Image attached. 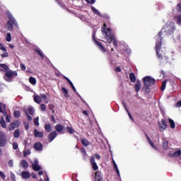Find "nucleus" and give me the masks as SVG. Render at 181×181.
<instances>
[{
  "instance_id": "33",
  "label": "nucleus",
  "mask_w": 181,
  "mask_h": 181,
  "mask_svg": "<svg viewBox=\"0 0 181 181\" xmlns=\"http://www.w3.org/2000/svg\"><path fill=\"white\" fill-rule=\"evenodd\" d=\"M91 9L93 13H95V15H98V16H101V13H100V11H98L97 8H95V7H91Z\"/></svg>"
},
{
  "instance_id": "52",
  "label": "nucleus",
  "mask_w": 181,
  "mask_h": 181,
  "mask_svg": "<svg viewBox=\"0 0 181 181\" xmlns=\"http://www.w3.org/2000/svg\"><path fill=\"white\" fill-rule=\"evenodd\" d=\"M176 9H177V12H180V13L181 12V4H178L177 5Z\"/></svg>"
},
{
  "instance_id": "56",
  "label": "nucleus",
  "mask_w": 181,
  "mask_h": 181,
  "mask_svg": "<svg viewBox=\"0 0 181 181\" xmlns=\"http://www.w3.org/2000/svg\"><path fill=\"white\" fill-rule=\"evenodd\" d=\"M175 107L177 108H180L181 107V100L178 101L176 104H175Z\"/></svg>"
},
{
  "instance_id": "43",
  "label": "nucleus",
  "mask_w": 181,
  "mask_h": 181,
  "mask_svg": "<svg viewBox=\"0 0 181 181\" xmlns=\"http://www.w3.org/2000/svg\"><path fill=\"white\" fill-rule=\"evenodd\" d=\"M166 83L167 81H164L163 82L162 86H161V90L163 91L166 88Z\"/></svg>"
},
{
  "instance_id": "8",
  "label": "nucleus",
  "mask_w": 181,
  "mask_h": 181,
  "mask_svg": "<svg viewBox=\"0 0 181 181\" xmlns=\"http://www.w3.org/2000/svg\"><path fill=\"white\" fill-rule=\"evenodd\" d=\"M158 129L161 132L166 129V122H165V119H162L160 122H158Z\"/></svg>"
},
{
  "instance_id": "18",
  "label": "nucleus",
  "mask_w": 181,
  "mask_h": 181,
  "mask_svg": "<svg viewBox=\"0 0 181 181\" xmlns=\"http://www.w3.org/2000/svg\"><path fill=\"white\" fill-rule=\"evenodd\" d=\"M33 98H34L35 103H36L37 104H41L42 97L40 95H37V94H34Z\"/></svg>"
},
{
  "instance_id": "16",
  "label": "nucleus",
  "mask_w": 181,
  "mask_h": 181,
  "mask_svg": "<svg viewBox=\"0 0 181 181\" xmlns=\"http://www.w3.org/2000/svg\"><path fill=\"white\" fill-rule=\"evenodd\" d=\"M56 136H57V132L54 131L51 132L48 136L49 142H52L54 139V138H56Z\"/></svg>"
},
{
  "instance_id": "3",
  "label": "nucleus",
  "mask_w": 181,
  "mask_h": 181,
  "mask_svg": "<svg viewBox=\"0 0 181 181\" xmlns=\"http://www.w3.org/2000/svg\"><path fill=\"white\" fill-rule=\"evenodd\" d=\"M9 21L7 22L6 27L8 28V30H13V25L16 26V28H18V22L12 15V13L11 11H7L6 12Z\"/></svg>"
},
{
  "instance_id": "12",
  "label": "nucleus",
  "mask_w": 181,
  "mask_h": 181,
  "mask_svg": "<svg viewBox=\"0 0 181 181\" xmlns=\"http://www.w3.org/2000/svg\"><path fill=\"white\" fill-rule=\"evenodd\" d=\"M180 155H181V150L179 149L174 151L173 153H170L169 156H170V158H179Z\"/></svg>"
},
{
  "instance_id": "30",
  "label": "nucleus",
  "mask_w": 181,
  "mask_h": 181,
  "mask_svg": "<svg viewBox=\"0 0 181 181\" xmlns=\"http://www.w3.org/2000/svg\"><path fill=\"white\" fill-rule=\"evenodd\" d=\"M29 155H30V150L28 148H24L23 156L26 157V156H29Z\"/></svg>"
},
{
  "instance_id": "32",
  "label": "nucleus",
  "mask_w": 181,
  "mask_h": 181,
  "mask_svg": "<svg viewBox=\"0 0 181 181\" xmlns=\"http://www.w3.org/2000/svg\"><path fill=\"white\" fill-rule=\"evenodd\" d=\"M28 111L30 115H33L35 114V109L33 107H29Z\"/></svg>"
},
{
  "instance_id": "47",
  "label": "nucleus",
  "mask_w": 181,
  "mask_h": 181,
  "mask_svg": "<svg viewBox=\"0 0 181 181\" xmlns=\"http://www.w3.org/2000/svg\"><path fill=\"white\" fill-rule=\"evenodd\" d=\"M177 23H178V25H181V15L177 17Z\"/></svg>"
},
{
  "instance_id": "62",
  "label": "nucleus",
  "mask_w": 181,
  "mask_h": 181,
  "mask_svg": "<svg viewBox=\"0 0 181 181\" xmlns=\"http://www.w3.org/2000/svg\"><path fill=\"white\" fill-rule=\"evenodd\" d=\"M123 106H124V108L125 109V110L127 111V112H128V108L127 107V104L125 103V102H123Z\"/></svg>"
},
{
  "instance_id": "10",
  "label": "nucleus",
  "mask_w": 181,
  "mask_h": 181,
  "mask_svg": "<svg viewBox=\"0 0 181 181\" xmlns=\"http://www.w3.org/2000/svg\"><path fill=\"white\" fill-rule=\"evenodd\" d=\"M21 125V123L18 121H14L10 124L9 131H13L15 128H18Z\"/></svg>"
},
{
  "instance_id": "26",
  "label": "nucleus",
  "mask_w": 181,
  "mask_h": 181,
  "mask_svg": "<svg viewBox=\"0 0 181 181\" xmlns=\"http://www.w3.org/2000/svg\"><path fill=\"white\" fill-rule=\"evenodd\" d=\"M129 78L132 83H135V81H136V77H135V74L134 73L129 74Z\"/></svg>"
},
{
  "instance_id": "44",
  "label": "nucleus",
  "mask_w": 181,
  "mask_h": 181,
  "mask_svg": "<svg viewBox=\"0 0 181 181\" xmlns=\"http://www.w3.org/2000/svg\"><path fill=\"white\" fill-rule=\"evenodd\" d=\"M34 124H35V125H36V127H39V117H37L34 119Z\"/></svg>"
},
{
  "instance_id": "64",
  "label": "nucleus",
  "mask_w": 181,
  "mask_h": 181,
  "mask_svg": "<svg viewBox=\"0 0 181 181\" xmlns=\"http://www.w3.org/2000/svg\"><path fill=\"white\" fill-rule=\"evenodd\" d=\"M41 98H42V100H46L47 98V96H46L45 94H42L41 95Z\"/></svg>"
},
{
  "instance_id": "58",
  "label": "nucleus",
  "mask_w": 181,
  "mask_h": 181,
  "mask_svg": "<svg viewBox=\"0 0 181 181\" xmlns=\"http://www.w3.org/2000/svg\"><path fill=\"white\" fill-rule=\"evenodd\" d=\"M9 54L6 52H4V54H1V57H8Z\"/></svg>"
},
{
  "instance_id": "49",
  "label": "nucleus",
  "mask_w": 181,
  "mask_h": 181,
  "mask_svg": "<svg viewBox=\"0 0 181 181\" xmlns=\"http://www.w3.org/2000/svg\"><path fill=\"white\" fill-rule=\"evenodd\" d=\"M9 168H13V160H10L8 162Z\"/></svg>"
},
{
  "instance_id": "54",
  "label": "nucleus",
  "mask_w": 181,
  "mask_h": 181,
  "mask_svg": "<svg viewBox=\"0 0 181 181\" xmlns=\"http://www.w3.org/2000/svg\"><path fill=\"white\" fill-rule=\"evenodd\" d=\"M0 50H2L3 52H6V48L2 45V44L0 43Z\"/></svg>"
},
{
  "instance_id": "9",
  "label": "nucleus",
  "mask_w": 181,
  "mask_h": 181,
  "mask_svg": "<svg viewBox=\"0 0 181 181\" xmlns=\"http://www.w3.org/2000/svg\"><path fill=\"white\" fill-rule=\"evenodd\" d=\"M90 162L93 170H98V165H97V163H95V158H94V156L90 158Z\"/></svg>"
},
{
  "instance_id": "41",
  "label": "nucleus",
  "mask_w": 181,
  "mask_h": 181,
  "mask_svg": "<svg viewBox=\"0 0 181 181\" xmlns=\"http://www.w3.org/2000/svg\"><path fill=\"white\" fill-rule=\"evenodd\" d=\"M14 117L16 118H19V117H21V112L18 111V110H16L14 112Z\"/></svg>"
},
{
  "instance_id": "42",
  "label": "nucleus",
  "mask_w": 181,
  "mask_h": 181,
  "mask_svg": "<svg viewBox=\"0 0 181 181\" xmlns=\"http://www.w3.org/2000/svg\"><path fill=\"white\" fill-rule=\"evenodd\" d=\"M64 78H65V80H66V81H68L69 84H70L71 87L74 86L73 82H71V81H70L69 78L66 77L65 76H64Z\"/></svg>"
},
{
  "instance_id": "31",
  "label": "nucleus",
  "mask_w": 181,
  "mask_h": 181,
  "mask_svg": "<svg viewBox=\"0 0 181 181\" xmlns=\"http://www.w3.org/2000/svg\"><path fill=\"white\" fill-rule=\"evenodd\" d=\"M29 82L30 83V84H33V86H35L36 85V78L31 76L29 78Z\"/></svg>"
},
{
  "instance_id": "29",
  "label": "nucleus",
  "mask_w": 181,
  "mask_h": 181,
  "mask_svg": "<svg viewBox=\"0 0 181 181\" xmlns=\"http://www.w3.org/2000/svg\"><path fill=\"white\" fill-rule=\"evenodd\" d=\"M168 122L170 123V128H172L173 129H175V127H176V125L175 124V121H173V119H168Z\"/></svg>"
},
{
  "instance_id": "37",
  "label": "nucleus",
  "mask_w": 181,
  "mask_h": 181,
  "mask_svg": "<svg viewBox=\"0 0 181 181\" xmlns=\"http://www.w3.org/2000/svg\"><path fill=\"white\" fill-rule=\"evenodd\" d=\"M0 67L2 68V70H4L5 71H6L8 70V69H9L8 67V65L5 64H0Z\"/></svg>"
},
{
  "instance_id": "1",
  "label": "nucleus",
  "mask_w": 181,
  "mask_h": 181,
  "mask_svg": "<svg viewBox=\"0 0 181 181\" xmlns=\"http://www.w3.org/2000/svg\"><path fill=\"white\" fill-rule=\"evenodd\" d=\"M175 30V23H170L167 25L164 26L161 31L156 37V50L160 64H166L168 63V57L162 56L160 54V46H162V36H166V35H172Z\"/></svg>"
},
{
  "instance_id": "20",
  "label": "nucleus",
  "mask_w": 181,
  "mask_h": 181,
  "mask_svg": "<svg viewBox=\"0 0 181 181\" xmlns=\"http://www.w3.org/2000/svg\"><path fill=\"white\" fill-rule=\"evenodd\" d=\"M22 179H29L30 177V173L29 171H23L21 173Z\"/></svg>"
},
{
  "instance_id": "51",
  "label": "nucleus",
  "mask_w": 181,
  "mask_h": 181,
  "mask_svg": "<svg viewBox=\"0 0 181 181\" xmlns=\"http://www.w3.org/2000/svg\"><path fill=\"white\" fill-rule=\"evenodd\" d=\"M115 169L116 170V172L118 175V176H119V170H118V165H117V164L114 165Z\"/></svg>"
},
{
  "instance_id": "39",
  "label": "nucleus",
  "mask_w": 181,
  "mask_h": 181,
  "mask_svg": "<svg viewBox=\"0 0 181 181\" xmlns=\"http://www.w3.org/2000/svg\"><path fill=\"white\" fill-rule=\"evenodd\" d=\"M4 117H6V122H11V116L6 115V113H4Z\"/></svg>"
},
{
  "instance_id": "28",
  "label": "nucleus",
  "mask_w": 181,
  "mask_h": 181,
  "mask_svg": "<svg viewBox=\"0 0 181 181\" xmlns=\"http://www.w3.org/2000/svg\"><path fill=\"white\" fill-rule=\"evenodd\" d=\"M0 125L2 127V128H6V123L5 122L4 117H1V119Z\"/></svg>"
},
{
  "instance_id": "5",
  "label": "nucleus",
  "mask_w": 181,
  "mask_h": 181,
  "mask_svg": "<svg viewBox=\"0 0 181 181\" xmlns=\"http://www.w3.org/2000/svg\"><path fill=\"white\" fill-rule=\"evenodd\" d=\"M143 81L146 87H151V86H153L155 84V78L151 76H145L143 78Z\"/></svg>"
},
{
  "instance_id": "13",
  "label": "nucleus",
  "mask_w": 181,
  "mask_h": 181,
  "mask_svg": "<svg viewBox=\"0 0 181 181\" xmlns=\"http://www.w3.org/2000/svg\"><path fill=\"white\" fill-rule=\"evenodd\" d=\"M55 129L57 132H59L62 134H64V126L62 125L61 124H58L55 126Z\"/></svg>"
},
{
  "instance_id": "63",
  "label": "nucleus",
  "mask_w": 181,
  "mask_h": 181,
  "mask_svg": "<svg viewBox=\"0 0 181 181\" xmlns=\"http://www.w3.org/2000/svg\"><path fill=\"white\" fill-rule=\"evenodd\" d=\"M123 106H124V108L125 109V110L127 111V112H128V108L127 107V104L125 103V102H123Z\"/></svg>"
},
{
  "instance_id": "11",
  "label": "nucleus",
  "mask_w": 181,
  "mask_h": 181,
  "mask_svg": "<svg viewBox=\"0 0 181 181\" xmlns=\"http://www.w3.org/2000/svg\"><path fill=\"white\" fill-rule=\"evenodd\" d=\"M95 181H104L103 180V174L100 171H97L95 174Z\"/></svg>"
},
{
  "instance_id": "4",
  "label": "nucleus",
  "mask_w": 181,
  "mask_h": 181,
  "mask_svg": "<svg viewBox=\"0 0 181 181\" xmlns=\"http://www.w3.org/2000/svg\"><path fill=\"white\" fill-rule=\"evenodd\" d=\"M18 76V73L16 71H7L4 76V80L8 83H11L12 81V77H16Z\"/></svg>"
},
{
  "instance_id": "59",
  "label": "nucleus",
  "mask_w": 181,
  "mask_h": 181,
  "mask_svg": "<svg viewBox=\"0 0 181 181\" xmlns=\"http://www.w3.org/2000/svg\"><path fill=\"white\" fill-rule=\"evenodd\" d=\"M95 158L98 160H100L101 159V156L100 155H98V154H95Z\"/></svg>"
},
{
  "instance_id": "45",
  "label": "nucleus",
  "mask_w": 181,
  "mask_h": 181,
  "mask_svg": "<svg viewBox=\"0 0 181 181\" xmlns=\"http://www.w3.org/2000/svg\"><path fill=\"white\" fill-rule=\"evenodd\" d=\"M20 69H21V70L25 71V70H26V66H25V64H23V63H21L20 64Z\"/></svg>"
},
{
  "instance_id": "7",
  "label": "nucleus",
  "mask_w": 181,
  "mask_h": 181,
  "mask_svg": "<svg viewBox=\"0 0 181 181\" xmlns=\"http://www.w3.org/2000/svg\"><path fill=\"white\" fill-rule=\"evenodd\" d=\"M33 169L36 172H39L42 169L40 165H39V160L37 159L34 160L33 163H32Z\"/></svg>"
},
{
  "instance_id": "14",
  "label": "nucleus",
  "mask_w": 181,
  "mask_h": 181,
  "mask_svg": "<svg viewBox=\"0 0 181 181\" xmlns=\"http://www.w3.org/2000/svg\"><path fill=\"white\" fill-rule=\"evenodd\" d=\"M162 147L165 151L169 149V141L166 139H162Z\"/></svg>"
},
{
  "instance_id": "23",
  "label": "nucleus",
  "mask_w": 181,
  "mask_h": 181,
  "mask_svg": "<svg viewBox=\"0 0 181 181\" xmlns=\"http://www.w3.org/2000/svg\"><path fill=\"white\" fill-rule=\"evenodd\" d=\"M45 129L47 132H52V131H53V127H52V124H45Z\"/></svg>"
},
{
  "instance_id": "6",
  "label": "nucleus",
  "mask_w": 181,
  "mask_h": 181,
  "mask_svg": "<svg viewBox=\"0 0 181 181\" xmlns=\"http://www.w3.org/2000/svg\"><path fill=\"white\" fill-rule=\"evenodd\" d=\"M5 145H6V134L0 133V146H5Z\"/></svg>"
},
{
  "instance_id": "2",
  "label": "nucleus",
  "mask_w": 181,
  "mask_h": 181,
  "mask_svg": "<svg viewBox=\"0 0 181 181\" xmlns=\"http://www.w3.org/2000/svg\"><path fill=\"white\" fill-rule=\"evenodd\" d=\"M102 33L108 43H111V42H112L115 47H117L118 45L117 44V40H115L114 34L111 31L110 28H107L105 24H104L103 28H102Z\"/></svg>"
},
{
  "instance_id": "22",
  "label": "nucleus",
  "mask_w": 181,
  "mask_h": 181,
  "mask_svg": "<svg viewBox=\"0 0 181 181\" xmlns=\"http://www.w3.org/2000/svg\"><path fill=\"white\" fill-rule=\"evenodd\" d=\"M21 168H23V169H28V168H29V164H28L26 160H23L21 161Z\"/></svg>"
},
{
  "instance_id": "40",
  "label": "nucleus",
  "mask_w": 181,
  "mask_h": 181,
  "mask_svg": "<svg viewBox=\"0 0 181 181\" xmlns=\"http://www.w3.org/2000/svg\"><path fill=\"white\" fill-rule=\"evenodd\" d=\"M10 176L13 181H16V176L13 172H10Z\"/></svg>"
},
{
  "instance_id": "17",
  "label": "nucleus",
  "mask_w": 181,
  "mask_h": 181,
  "mask_svg": "<svg viewBox=\"0 0 181 181\" xmlns=\"http://www.w3.org/2000/svg\"><path fill=\"white\" fill-rule=\"evenodd\" d=\"M95 43L97 45L98 49L103 52V53H105L106 50L103 44L97 40H95Z\"/></svg>"
},
{
  "instance_id": "24",
  "label": "nucleus",
  "mask_w": 181,
  "mask_h": 181,
  "mask_svg": "<svg viewBox=\"0 0 181 181\" xmlns=\"http://www.w3.org/2000/svg\"><path fill=\"white\" fill-rule=\"evenodd\" d=\"M6 111V106L5 104L0 103V112L5 114Z\"/></svg>"
},
{
  "instance_id": "46",
  "label": "nucleus",
  "mask_w": 181,
  "mask_h": 181,
  "mask_svg": "<svg viewBox=\"0 0 181 181\" xmlns=\"http://www.w3.org/2000/svg\"><path fill=\"white\" fill-rule=\"evenodd\" d=\"M131 49L127 47L125 49H124V53H126L127 54H131Z\"/></svg>"
},
{
  "instance_id": "38",
  "label": "nucleus",
  "mask_w": 181,
  "mask_h": 181,
  "mask_svg": "<svg viewBox=\"0 0 181 181\" xmlns=\"http://www.w3.org/2000/svg\"><path fill=\"white\" fill-rule=\"evenodd\" d=\"M66 130H67V132H69V134H73L74 132V129H73L71 127H67Z\"/></svg>"
},
{
  "instance_id": "36",
  "label": "nucleus",
  "mask_w": 181,
  "mask_h": 181,
  "mask_svg": "<svg viewBox=\"0 0 181 181\" xmlns=\"http://www.w3.org/2000/svg\"><path fill=\"white\" fill-rule=\"evenodd\" d=\"M6 42H11L12 40V36L11 35V33H8L6 37Z\"/></svg>"
},
{
  "instance_id": "34",
  "label": "nucleus",
  "mask_w": 181,
  "mask_h": 181,
  "mask_svg": "<svg viewBox=\"0 0 181 181\" xmlns=\"http://www.w3.org/2000/svg\"><path fill=\"white\" fill-rule=\"evenodd\" d=\"M62 93L65 94L64 97L66 98H69V90H67V89H66L65 88H62Z\"/></svg>"
},
{
  "instance_id": "50",
  "label": "nucleus",
  "mask_w": 181,
  "mask_h": 181,
  "mask_svg": "<svg viewBox=\"0 0 181 181\" xmlns=\"http://www.w3.org/2000/svg\"><path fill=\"white\" fill-rule=\"evenodd\" d=\"M36 52L38 53L39 56H40V57H42V59L45 57V56L43 55L42 52H40V50L37 49Z\"/></svg>"
},
{
  "instance_id": "61",
  "label": "nucleus",
  "mask_w": 181,
  "mask_h": 181,
  "mask_svg": "<svg viewBox=\"0 0 181 181\" xmlns=\"http://www.w3.org/2000/svg\"><path fill=\"white\" fill-rule=\"evenodd\" d=\"M25 115H27L28 121H30L32 119V117H30L28 114V112L25 111Z\"/></svg>"
},
{
  "instance_id": "53",
  "label": "nucleus",
  "mask_w": 181,
  "mask_h": 181,
  "mask_svg": "<svg viewBox=\"0 0 181 181\" xmlns=\"http://www.w3.org/2000/svg\"><path fill=\"white\" fill-rule=\"evenodd\" d=\"M81 153H83V156H86V155H87V153L86 152V148H82L81 149Z\"/></svg>"
},
{
  "instance_id": "27",
  "label": "nucleus",
  "mask_w": 181,
  "mask_h": 181,
  "mask_svg": "<svg viewBox=\"0 0 181 181\" xmlns=\"http://www.w3.org/2000/svg\"><path fill=\"white\" fill-rule=\"evenodd\" d=\"M81 144L83 145V146H88V145H90V141H88V140L86 139H82Z\"/></svg>"
},
{
  "instance_id": "35",
  "label": "nucleus",
  "mask_w": 181,
  "mask_h": 181,
  "mask_svg": "<svg viewBox=\"0 0 181 181\" xmlns=\"http://www.w3.org/2000/svg\"><path fill=\"white\" fill-rule=\"evenodd\" d=\"M21 135V132H19V129H16L14 132V138H19Z\"/></svg>"
},
{
  "instance_id": "19",
  "label": "nucleus",
  "mask_w": 181,
  "mask_h": 181,
  "mask_svg": "<svg viewBox=\"0 0 181 181\" xmlns=\"http://www.w3.org/2000/svg\"><path fill=\"white\" fill-rule=\"evenodd\" d=\"M146 139H147L149 145L151 146V148H153V149H155V151H158V147L156 146H155V144H153L152 140H151V138H149V136H146Z\"/></svg>"
},
{
  "instance_id": "57",
  "label": "nucleus",
  "mask_w": 181,
  "mask_h": 181,
  "mask_svg": "<svg viewBox=\"0 0 181 181\" xmlns=\"http://www.w3.org/2000/svg\"><path fill=\"white\" fill-rule=\"evenodd\" d=\"M18 144L17 143H13V149L16 150V149H18Z\"/></svg>"
},
{
  "instance_id": "25",
  "label": "nucleus",
  "mask_w": 181,
  "mask_h": 181,
  "mask_svg": "<svg viewBox=\"0 0 181 181\" xmlns=\"http://www.w3.org/2000/svg\"><path fill=\"white\" fill-rule=\"evenodd\" d=\"M141 82H139V81H137L134 86L135 90L138 93V91L141 90Z\"/></svg>"
},
{
  "instance_id": "60",
  "label": "nucleus",
  "mask_w": 181,
  "mask_h": 181,
  "mask_svg": "<svg viewBox=\"0 0 181 181\" xmlns=\"http://www.w3.org/2000/svg\"><path fill=\"white\" fill-rule=\"evenodd\" d=\"M88 4H95V0H86Z\"/></svg>"
},
{
  "instance_id": "48",
  "label": "nucleus",
  "mask_w": 181,
  "mask_h": 181,
  "mask_svg": "<svg viewBox=\"0 0 181 181\" xmlns=\"http://www.w3.org/2000/svg\"><path fill=\"white\" fill-rule=\"evenodd\" d=\"M40 110L41 111H46V106L45 105V104L40 105Z\"/></svg>"
},
{
  "instance_id": "55",
  "label": "nucleus",
  "mask_w": 181,
  "mask_h": 181,
  "mask_svg": "<svg viewBox=\"0 0 181 181\" xmlns=\"http://www.w3.org/2000/svg\"><path fill=\"white\" fill-rule=\"evenodd\" d=\"M0 177H1V179H5V177H6V176L2 171H0Z\"/></svg>"
},
{
  "instance_id": "15",
  "label": "nucleus",
  "mask_w": 181,
  "mask_h": 181,
  "mask_svg": "<svg viewBox=\"0 0 181 181\" xmlns=\"http://www.w3.org/2000/svg\"><path fill=\"white\" fill-rule=\"evenodd\" d=\"M33 134L35 138H43V135H45V132H39L37 129H34Z\"/></svg>"
},
{
  "instance_id": "21",
  "label": "nucleus",
  "mask_w": 181,
  "mask_h": 181,
  "mask_svg": "<svg viewBox=\"0 0 181 181\" xmlns=\"http://www.w3.org/2000/svg\"><path fill=\"white\" fill-rule=\"evenodd\" d=\"M34 148L35 151H42L43 149V146H42L41 143L37 142L34 145Z\"/></svg>"
}]
</instances>
